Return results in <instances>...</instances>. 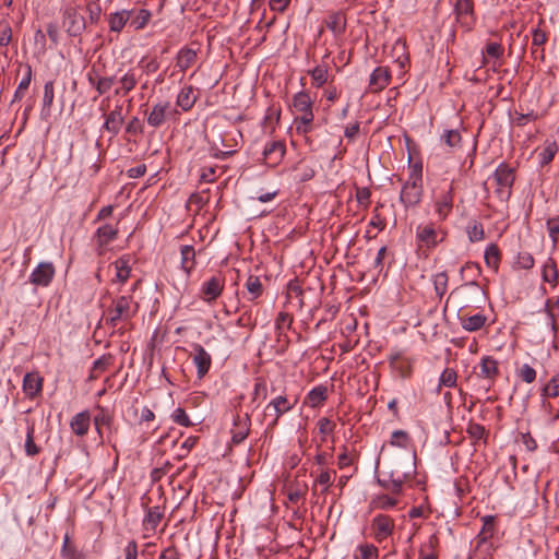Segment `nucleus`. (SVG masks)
<instances>
[{"label": "nucleus", "mask_w": 559, "mask_h": 559, "mask_svg": "<svg viewBox=\"0 0 559 559\" xmlns=\"http://www.w3.org/2000/svg\"><path fill=\"white\" fill-rule=\"evenodd\" d=\"M312 107L313 99L309 93L300 91L293 96L290 108L296 132L300 135H306L313 129L314 114Z\"/></svg>", "instance_id": "nucleus-1"}, {"label": "nucleus", "mask_w": 559, "mask_h": 559, "mask_svg": "<svg viewBox=\"0 0 559 559\" xmlns=\"http://www.w3.org/2000/svg\"><path fill=\"white\" fill-rule=\"evenodd\" d=\"M423 192V168L421 165L415 164L402 187L400 201L406 209L416 206L421 201Z\"/></svg>", "instance_id": "nucleus-2"}, {"label": "nucleus", "mask_w": 559, "mask_h": 559, "mask_svg": "<svg viewBox=\"0 0 559 559\" xmlns=\"http://www.w3.org/2000/svg\"><path fill=\"white\" fill-rule=\"evenodd\" d=\"M139 311V304L133 300L132 294L118 296L112 299L108 308V322L116 326L119 322H128Z\"/></svg>", "instance_id": "nucleus-3"}, {"label": "nucleus", "mask_w": 559, "mask_h": 559, "mask_svg": "<svg viewBox=\"0 0 559 559\" xmlns=\"http://www.w3.org/2000/svg\"><path fill=\"white\" fill-rule=\"evenodd\" d=\"M447 233L432 223L420 224L416 228L418 249L431 250L445 239Z\"/></svg>", "instance_id": "nucleus-4"}, {"label": "nucleus", "mask_w": 559, "mask_h": 559, "mask_svg": "<svg viewBox=\"0 0 559 559\" xmlns=\"http://www.w3.org/2000/svg\"><path fill=\"white\" fill-rule=\"evenodd\" d=\"M515 169L506 163H501L492 175L497 186L496 194L501 201H507L511 197L512 186L515 180Z\"/></svg>", "instance_id": "nucleus-5"}, {"label": "nucleus", "mask_w": 559, "mask_h": 559, "mask_svg": "<svg viewBox=\"0 0 559 559\" xmlns=\"http://www.w3.org/2000/svg\"><path fill=\"white\" fill-rule=\"evenodd\" d=\"M297 403V399H288L286 395H277L273 397L270 403L264 408V416L271 417L272 420L269 424V427L274 428L280 418L290 412Z\"/></svg>", "instance_id": "nucleus-6"}, {"label": "nucleus", "mask_w": 559, "mask_h": 559, "mask_svg": "<svg viewBox=\"0 0 559 559\" xmlns=\"http://www.w3.org/2000/svg\"><path fill=\"white\" fill-rule=\"evenodd\" d=\"M62 25L69 36H80L86 28L85 17L80 14L78 8L72 4L63 7L62 11Z\"/></svg>", "instance_id": "nucleus-7"}, {"label": "nucleus", "mask_w": 559, "mask_h": 559, "mask_svg": "<svg viewBox=\"0 0 559 559\" xmlns=\"http://www.w3.org/2000/svg\"><path fill=\"white\" fill-rule=\"evenodd\" d=\"M415 473V467L409 466L407 471H399L392 469L390 472L389 479L378 478V484L385 490H388L391 496H399L403 492L404 484L413 477Z\"/></svg>", "instance_id": "nucleus-8"}, {"label": "nucleus", "mask_w": 559, "mask_h": 559, "mask_svg": "<svg viewBox=\"0 0 559 559\" xmlns=\"http://www.w3.org/2000/svg\"><path fill=\"white\" fill-rule=\"evenodd\" d=\"M176 109L168 100H159L154 104L146 114V122L152 128L162 127L173 114H176Z\"/></svg>", "instance_id": "nucleus-9"}, {"label": "nucleus", "mask_w": 559, "mask_h": 559, "mask_svg": "<svg viewBox=\"0 0 559 559\" xmlns=\"http://www.w3.org/2000/svg\"><path fill=\"white\" fill-rule=\"evenodd\" d=\"M119 234L118 224H103L100 225L93 235V241L95 242V250L98 255H103L110 242L117 239Z\"/></svg>", "instance_id": "nucleus-10"}, {"label": "nucleus", "mask_w": 559, "mask_h": 559, "mask_svg": "<svg viewBox=\"0 0 559 559\" xmlns=\"http://www.w3.org/2000/svg\"><path fill=\"white\" fill-rule=\"evenodd\" d=\"M394 520L386 514H377L370 523L371 535L378 543L385 540L394 532Z\"/></svg>", "instance_id": "nucleus-11"}, {"label": "nucleus", "mask_w": 559, "mask_h": 559, "mask_svg": "<svg viewBox=\"0 0 559 559\" xmlns=\"http://www.w3.org/2000/svg\"><path fill=\"white\" fill-rule=\"evenodd\" d=\"M56 275V267L52 262H40L29 274L28 281L37 287H48Z\"/></svg>", "instance_id": "nucleus-12"}, {"label": "nucleus", "mask_w": 559, "mask_h": 559, "mask_svg": "<svg viewBox=\"0 0 559 559\" xmlns=\"http://www.w3.org/2000/svg\"><path fill=\"white\" fill-rule=\"evenodd\" d=\"M193 365L197 367V376L199 379H203L211 369L212 357L205 350V348L198 344H192V352L190 354Z\"/></svg>", "instance_id": "nucleus-13"}, {"label": "nucleus", "mask_w": 559, "mask_h": 559, "mask_svg": "<svg viewBox=\"0 0 559 559\" xmlns=\"http://www.w3.org/2000/svg\"><path fill=\"white\" fill-rule=\"evenodd\" d=\"M461 276L463 280L471 278V281H467L464 285H462L463 289H469L474 294L484 295L485 292L480 287V285L476 282V277H478L481 273V269L478 263L476 262H466L461 267Z\"/></svg>", "instance_id": "nucleus-14"}, {"label": "nucleus", "mask_w": 559, "mask_h": 559, "mask_svg": "<svg viewBox=\"0 0 559 559\" xmlns=\"http://www.w3.org/2000/svg\"><path fill=\"white\" fill-rule=\"evenodd\" d=\"M224 277L219 274L206 280L201 287V298L211 304L216 300L224 289Z\"/></svg>", "instance_id": "nucleus-15"}, {"label": "nucleus", "mask_w": 559, "mask_h": 559, "mask_svg": "<svg viewBox=\"0 0 559 559\" xmlns=\"http://www.w3.org/2000/svg\"><path fill=\"white\" fill-rule=\"evenodd\" d=\"M104 118L105 121L102 129L110 133L111 138L118 135L124 122L122 105H116L111 111L104 115Z\"/></svg>", "instance_id": "nucleus-16"}, {"label": "nucleus", "mask_w": 559, "mask_h": 559, "mask_svg": "<svg viewBox=\"0 0 559 559\" xmlns=\"http://www.w3.org/2000/svg\"><path fill=\"white\" fill-rule=\"evenodd\" d=\"M286 152V146L283 141H270L265 144L263 150V157L265 160V164L269 166H276L278 165Z\"/></svg>", "instance_id": "nucleus-17"}, {"label": "nucleus", "mask_w": 559, "mask_h": 559, "mask_svg": "<svg viewBox=\"0 0 559 559\" xmlns=\"http://www.w3.org/2000/svg\"><path fill=\"white\" fill-rule=\"evenodd\" d=\"M250 431V417L248 414L243 416L237 415L234 418V427L231 429V441L235 444L241 443Z\"/></svg>", "instance_id": "nucleus-18"}, {"label": "nucleus", "mask_w": 559, "mask_h": 559, "mask_svg": "<svg viewBox=\"0 0 559 559\" xmlns=\"http://www.w3.org/2000/svg\"><path fill=\"white\" fill-rule=\"evenodd\" d=\"M478 377L493 383L499 376V362L492 356H483L479 361Z\"/></svg>", "instance_id": "nucleus-19"}, {"label": "nucleus", "mask_w": 559, "mask_h": 559, "mask_svg": "<svg viewBox=\"0 0 559 559\" xmlns=\"http://www.w3.org/2000/svg\"><path fill=\"white\" fill-rule=\"evenodd\" d=\"M391 81V72L386 67H378L370 74L369 87L371 92H380L384 90Z\"/></svg>", "instance_id": "nucleus-20"}, {"label": "nucleus", "mask_w": 559, "mask_h": 559, "mask_svg": "<svg viewBox=\"0 0 559 559\" xmlns=\"http://www.w3.org/2000/svg\"><path fill=\"white\" fill-rule=\"evenodd\" d=\"M325 25L333 33L334 37L343 36L347 26L345 12H331L325 20Z\"/></svg>", "instance_id": "nucleus-21"}, {"label": "nucleus", "mask_w": 559, "mask_h": 559, "mask_svg": "<svg viewBox=\"0 0 559 559\" xmlns=\"http://www.w3.org/2000/svg\"><path fill=\"white\" fill-rule=\"evenodd\" d=\"M43 378L37 372H27L23 379L24 393L33 399L41 392Z\"/></svg>", "instance_id": "nucleus-22"}, {"label": "nucleus", "mask_w": 559, "mask_h": 559, "mask_svg": "<svg viewBox=\"0 0 559 559\" xmlns=\"http://www.w3.org/2000/svg\"><path fill=\"white\" fill-rule=\"evenodd\" d=\"M197 58H198L197 50L193 48H190L188 46H185L177 52L176 67L181 72H185L195 63Z\"/></svg>", "instance_id": "nucleus-23"}, {"label": "nucleus", "mask_w": 559, "mask_h": 559, "mask_svg": "<svg viewBox=\"0 0 559 559\" xmlns=\"http://www.w3.org/2000/svg\"><path fill=\"white\" fill-rule=\"evenodd\" d=\"M117 82L119 86L115 90V94L120 96L128 95L138 84V76L135 71L133 69H129L119 78Z\"/></svg>", "instance_id": "nucleus-24"}, {"label": "nucleus", "mask_w": 559, "mask_h": 559, "mask_svg": "<svg viewBox=\"0 0 559 559\" xmlns=\"http://www.w3.org/2000/svg\"><path fill=\"white\" fill-rule=\"evenodd\" d=\"M399 503V500L396 497L391 496L389 493H379L372 496L369 502V509L371 511L373 510H382V511H389L394 509Z\"/></svg>", "instance_id": "nucleus-25"}, {"label": "nucleus", "mask_w": 559, "mask_h": 559, "mask_svg": "<svg viewBox=\"0 0 559 559\" xmlns=\"http://www.w3.org/2000/svg\"><path fill=\"white\" fill-rule=\"evenodd\" d=\"M88 83L95 87L98 95L106 94L110 91L116 82L115 76H100L95 71L87 74Z\"/></svg>", "instance_id": "nucleus-26"}, {"label": "nucleus", "mask_w": 559, "mask_h": 559, "mask_svg": "<svg viewBox=\"0 0 559 559\" xmlns=\"http://www.w3.org/2000/svg\"><path fill=\"white\" fill-rule=\"evenodd\" d=\"M91 423L88 411H83L74 415L70 421V427L73 433L83 437L87 433Z\"/></svg>", "instance_id": "nucleus-27"}, {"label": "nucleus", "mask_w": 559, "mask_h": 559, "mask_svg": "<svg viewBox=\"0 0 559 559\" xmlns=\"http://www.w3.org/2000/svg\"><path fill=\"white\" fill-rule=\"evenodd\" d=\"M116 270V276L112 280L114 283L124 284L131 275L130 258L122 255L114 262Z\"/></svg>", "instance_id": "nucleus-28"}, {"label": "nucleus", "mask_w": 559, "mask_h": 559, "mask_svg": "<svg viewBox=\"0 0 559 559\" xmlns=\"http://www.w3.org/2000/svg\"><path fill=\"white\" fill-rule=\"evenodd\" d=\"M132 16V12L128 10H121L109 14L108 16V26L109 31L114 33H120L126 24L129 22Z\"/></svg>", "instance_id": "nucleus-29"}, {"label": "nucleus", "mask_w": 559, "mask_h": 559, "mask_svg": "<svg viewBox=\"0 0 559 559\" xmlns=\"http://www.w3.org/2000/svg\"><path fill=\"white\" fill-rule=\"evenodd\" d=\"M197 96L191 85L183 86L177 95L176 105L183 111H189L195 104Z\"/></svg>", "instance_id": "nucleus-30"}, {"label": "nucleus", "mask_w": 559, "mask_h": 559, "mask_svg": "<svg viewBox=\"0 0 559 559\" xmlns=\"http://www.w3.org/2000/svg\"><path fill=\"white\" fill-rule=\"evenodd\" d=\"M453 194L452 188L450 187L444 191L436 201V212L441 219H444L452 210Z\"/></svg>", "instance_id": "nucleus-31"}, {"label": "nucleus", "mask_w": 559, "mask_h": 559, "mask_svg": "<svg viewBox=\"0 0 559 559\" xmlns=\"http://www.w3.org/2000/svg\"><path fill=\"white\" fill-rule=\"evenodd\" d=\"M390 364L403 379L412 376L413 362L407 358H403L400 354L391 356Z\"/></svg>", "instance_id": "nucleus-32"}, {"label": "nucleus", "mask_w": 559, "mask_h": 559, "mask_svg": "<svg viewBox=\"0 0 559 559\" xmlns=\"http://www.w3.org/2000/svg\"><path fill=\"white\" fill-rule=\"evenodd\" d=\"M460 322L465 331L476 332L485 326L487 317L483 313H476L469 317H460Z\"/></svg>", "instance_id": "nucleus-33"}, {"label": "nucleus", "mask_w": 559, "mask_h": 559, "mask_svg": "<svg viewBox=\"0 0 559 559\" xmlns=\"http://www.w3.org/2000/svg\"><path fill=\"white\" fill-rule=\"evenodd\" d=\"M132 12V16L130 17V27L134 31H140L144 28L151 20V12L146 9L140 10H130Z\"/></svg>", "instance_id": "nucleus-34"}, {"label": "nucleus", "mask_w": 559, "mask_h": 559, "mask_svg": "<svg viewBox=\"0 0 559 559\" xmlns=\"http://www.w3.org/2000/svg\"><path fill=\"white\" fill-rule=\"evenodd\" d=\"M495 520L496 518L493 515H485L481 518L483 527L477 535L479 544L486 543L493 537L496 532Z\"/></svg>", "instance_id": "nucleus-35"}, {"label": "nucleus", "mask_w": 559, "mask_h": 559, "mask_svg": "<svg viewBox=\"0 0 559 559\" xmlns=\"http://www.w3.org/2000/svg\"><path fill=\"white\" fill-rule=\"evenodd\" d=\"M328 397V389L323 385L314 386L306 396L305 403L314 408L321 405Z\"/></svg>", "instance_id": "nucleus-36"}, {"label": "nucleus", "mask_w": 559, "mask_h": 559, "mask_svg": "<svg viewBox=\"0 0 559 559\" xmlns=\"http://www.w3.org/2000/svg\"><path fill=\"white\" fill-rule=\"evenodd\" d=\"M180 254H181V267L186 272L187 275L191 273V271L194 269V258H195V251L192 246L185 245L180 248Z\"/></svg>", "instance_id": "nucleus-37"}, {"label": "nucleus", "mask_w": 559, "mask_h": 559, "mask_svg": "<svg viewBox=\"0 0 559 559\" xmlns=\"http://www.w3.org/2000/svg\"><path fill=\"white\" fill-rule=\"evenodd\" d=\"M454 10L460 21L468 23L467 19L473 20L474 9L472 0H456Z\"/></svg>", "instance_id": "nucleus-38"}, {"label": "nucleus", "mask_w": 559, "mask_h": 559, "mask_svg": "<svg viewBox=\"0 0 559 559\" xmlns=\"http://www.w3.org/2000/svg\"><path fill=\"white\" fill-rule=\"evenodd\" d=\"M26 439H25V453L27 456H35L40 452L39 447H37L34 442L35 435V425L26 419Z\"/></svg>", "instance_id": "nucleus-39"}, {"label": "nucleus", "mask_w": 559, "mask_h": 559, "mask_svg": "<svg viewBox=\"0 0 559 559\" xmlns=\"http://www.w3.org/2000/svg\"><path fill=\"white\" fill-rule=\"evenodd\" d=\"M112 356L110 354L103 355L99 358H97L93 362V367L90 373L88 379L90 380H96L100 373L107 370V368L112 364Z\"/></svg>", "instance_id": "nucleus-40"}, {"label": "nucleus", "mask_w": 559, "mask_h": 559, "mask_svg": "<svg viewBox=\"0 0 559 559\" xmlns=\"http://www.w3.org/2000/svg\"><path fill=\"white\" fill-rule=\"evenodd\" d=\"M558 152V144L555 141H546L538 153L540 166L548 165Z\"/></svg>", "instance_id": "nucleus-41"}, {"label": "nucleus", "mask_w": 559, "mask_h": 559, "mask_svg": "<svg viewBox=\"0 0 559 559\" xmlns=\"http://www.w3.org/2000/svg\"><path fill=\"white\" fill-rule=\"evenodd\" d=\"M457 385V372L452 368H445L440 377L437 386V392L440 393L442 386L455 388Z\"/></svg>", "instance_id": "nucleus-42"}, {"label": "nucleus", "mask_w": 559, "mask_h": 559, "mask_svg": "<svg viewBox=\"0 0 559 559\" xmlns=\"http://www.w3.org/2000/svg\"><path fill=\"white\" fill-rule=\"evenodd\" d=\"M94 424L98 435L102 437L103 427H106L109 431H111L114 418L108 411L105 408H99L98 414L94 417Z\"/></svg>", "instance_id": "nucleus-43"}, {"label": "nucleus", "mask_w": 559, "mask_h": 559, "mask_svg": "<svg viewBox=\"0 0 559 559\" xmlns=\"http://www.w3.org/2000/svg\"><path fill=\"white\" fill-rule=\"evenodd\" d=\"M313 83L317 87H321L323 84L328 82L329 79V66L325 63L318 64L312 70L309 71Z\"/></svg>", "instance_id": "nucleus-44"}, {"label": "nucleus", "mask_w": 559, "mask_h": 559, "mask_svg": "<svg viewBox=\"0 0 559 559\" xmlns=\"http://www.w3.org/2000/svg\"><path fill=\"white\" fill-rule=\"evenodd\" d=\"M484 259L488 267L497 271L500 262V251L498 246L490 243L485 250Z\"/></svg>", "instance_id": "nucleus-45"}, {"label": "nucleus", "mask_w": 559, "mask_h": 559, "mask_svg": "<svg viewBox=\"0 0 559 559\" xmlns=\"http://www.w3.org/2000/svg\"><path fill=\"white\" fill-rule=\"evenodd\" d=\"M558 269L552 259H548L543 265L542 277L544 282L556 285L558 282Z\"/></svg>", "instance_id": "nucleus-46"}, {"label": "nucleus", "mask_w": 559, "mask_h": 559, "mask_svg": "<svg viewBox=\"0 0 559 559\" xmlns=\"http://www.w3.org/2000/svg\"><path fill=\"white\" fill-rule=\"evenodd\" d=\"M61 557L64 559H83L82 552L79 551L73 544H71L70 535L68 533H66L63 537Z\"/></svg>", "instance_id": "nucleus-47"}, {"label": "nucleus", "mask_w": 559, "mask_h": 559, "mask_svg": "<svg viewBox=\"0 0 559 559\" xmlns=\"http://www.w3.org/2000/svg\"><path fill=\"white\" fill-rule=\"evenodd\" d=\"M448 273L445 271L437 273L432 276V283L436 295L441 299L448 290Z\"/></svg>", "instance_id": "nucleus-48"}, {"label": "nucleus", "mask_w": 559, "mask_h": 559, "mask_svg": "<svg viewBox=\"0 0 559 559\" xmlns=\"http://www.w3.org/2000/svg\"><path fill=\"white\" fill-rule=\"evenodd\" d=\"M540 394L543 397H558L559 396V373L551 377V379L542 388Z\"/></svg>", "instance_id": "nucleus-49"}, {"label": "nucleus", "mask_w": 559, "mask_h": 559, "mask_svg": "<svg viewBox=\"0 0 559 559\" xmlns=\"http://www.w3.org/2000/svg\"><path fill=\"white\" fill-rule=\"evenodd\" d=\"M246 288L250 294L249 300H254L261 296L263 288L258 276L250 275L246 282Z\"/></svg>", "instance_id": "nucleus-50"}, {"label": "nucleus", "mask_w": 559, "mask_h": 559, "mask_svg": "<svg viewBox=\"0 0 559 559\" xmlns=\"http://www.w3.org/2000/svg\"><path fill=\"white\" fill-rule=\"evenodd\" d=\"M466 233L471 242H478L485 239L483 224L477 221L472 222L467 226Z\"/></svg>", "instance_id": "nucleus-51"}, {"label": "nucleus", "mask_w": 559, "mask_h": 559, "mask_svg": "<svg viewBox=\"0 0 559 559\" xmlns=\"http://www.w3.org/2000/svg\"><path fill=\"white\" fill-rule=\"evenodd\" d=\"M26 73L24 78L20 81L19 86L14 93V99L13 100H20L24 96V92L28 88L31 81H32V67L29 64L25 66Z\"/></svg>", "instance_id": "nucleus-52"}, {"label": "nucleus", "mask_w": 559, "mask_h": 559, "mask_svg": "<svg viewBox=\"0 0 559 559\" xmlns=\"http://www.w3.org/2000/svg\"><path fill=\"white\" fill-rule=\"evenodd\" d=\"M293 323V317L288 312H280L275 319V329L281 336L285 330H288Z\"/></svg>", "instance_id": "nucleus-53"}, {"label": "nucleus", "mask_w": 559, "mask_h": 559, "mask_svg": "<svg viewBox=\"0 0 559 559\" xmlns=\"http://www.w3.org/2000/svg\"><path fill=\"white\" fill-rule=\"evenodd\" d=\"M160 520H162V513L159 511V508H157V507L150 508L144 518V524L146 525V527H150L151 530H155L156 526L159 524Z\"/></svg>", "instance_id": "nucleus-54"}, {"label": "nucleus", "mask_w": 559, "mask_h": 559, "mask_svg": "<svg viewBox=\"0 0 559 559\" xmlns=\"http://www.w3.org/2000/svg\"><path fill=\"white\" fill-rule=\"evenodd\" d=\"M436 543L437 537L435 535L430 536L428 543L420 548L418 559H438V556L433 550Z\"/></svg>", "instance_id": "nucleus-55"}, {"label": "nucleus", "mask_w": 559, "mask_h": 559, "mask_svg": "<svg viewBox=\"0 0 559 559\" xmlns=\"http://www.w3.org/2000/svg\"><path fill=\"white\" fill-rule=\"evenodd\" d=\"M516 376L525 383H533L536 380V370L528 364L516 369Z\"/></svg>", "instance_id": "nucleus-56"}, {"label": "nucleus", "mask_w": 559, "mask_h": 559, "mask_svg": "<svg viewBox=\"0 0 559 559\" xmlns=\"http://www.w3.org/2000/svg\"><path fill=\"white\" fill-rule=\"evenodd\" d=\"M55 98V87L52 81H47L44 85L43 109L49 111Z\"/></svg>", "instance_id": "nucleus-57"}, {"label": "nucleus", "mask_w": 559, "mask_h": 559, "mask_svg": "<svg viewBox=\"0 0 559 559\" xmlns=\"http://www.w3.org/2000/svg\"><path fill=\"white\" fill-rule=\"evenodd\" d=\"M171 420L182 427H191L193 423L190 420V417L186 413V411L181 407H177L170 416Z\"/></svg>", "instance_id": "nucleus-58"}, {"label": "nucleus", "mask_w": 559, "mask_h": 559, "mask_svg": "<svg viewBox=\"0 0 559 559\" xmlns=\"http://www.w3.org/2000/svg\"><path fill=\"white\" fill-rule=\"evenodd\" d=\"M356 559H376L378 557V548L372 544H365L358 547Z\"/></svg>", "instance_id": "nucleus-59"}, {"label": "nucleus", "mask_w": 559, "mask_h": 559, "mask_svg": "<svg viewBox=\"0 0 559 559\" xmlns=\"http://www.w3.org/2000/svg\"><path fill=\"white\" fill-rule=\"evenodd\" d=\"M441 140L450 147H456L461 143V134L457 130H444Z\"/></svg>", "instance_id": "nucleus-60"}, {"label": "nucleus", "mask_w": 559, "mask_h": 559, "mask_svg": "<svg viewBox=\"0 0 559 559\" xmlns=\"http://www.w3.org/2000/svg\"><path fill=\"white\" fill-rule=\"evenodd\" d=\"M335 472H330L328 469L321 471V473L316 478L314 485L323 486V492L328 491L333 483V476Z\"/></svg>", "instance_id": "nucleus-61"}, {"label": "nucleus", "mask_w": 559, "mask_h": 559, "mask_svg": "<svg viewBox=\"0 0 559 559\" xmlns=\"http://www.w3.org/2000/svg\"><path fill=\"white\" fill-rule=\"evenodd\" d=\"M409 438L406 431L404 430H395L392 432L390 443L394 447L406 448L408 444Z\"/></svg>", "instance_id": "nucleus-62"}, {"label": "nucleus", "mask_w": 559, "mask_h": 559, "mask_svg": "<svg viewBox=\"0 0 559 559\" xmlns=\"http://www.w3.org/2000/svg\"><path fill=\"white\" fill-rule=\"evenodd\" d=\"M546 227L554 243L559 240V216L547 219Z\"/></svg>", "instance_id": "nucleus-63"}, {"label": "nucleus", "mask_w": 559, "mask_h": 559, "mask_svg": "<svg viewBox=\"0 0 559 559\" xmlns=\"http://www.w3.org/2000/svg\"><path fill=\"white\" fill-rule=\"evenodd\" d=\"M546 310L551 320V326L555 330L556 320L559 319V299L556 300H547Z\"/></svg>", "instance_id": "nucleus-64"}]
</instances>
